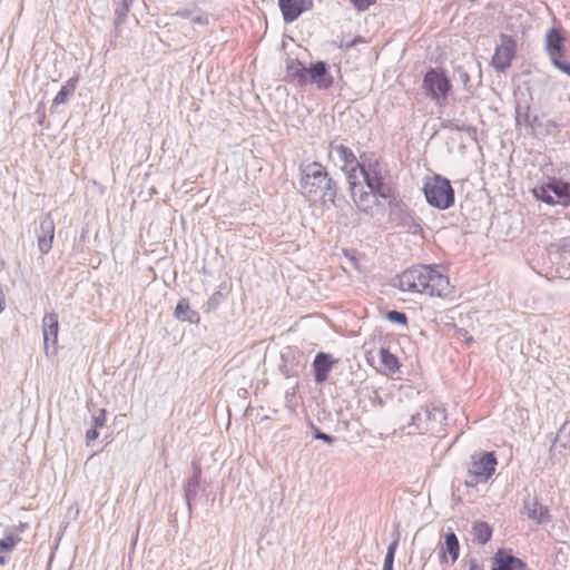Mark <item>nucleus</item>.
Masks as SVG:
<instances>
[{
	"label": "nucleus",
	"mask_w": 570,
	"mask_h": 570,
	"mask_svg": "<svg viewBox=\"0 0 570 570\" xmlns=\"http://www.w3.org/2000/svg\"><path fill=\"white\" fill-rule=\"evenodd\" d=\"M350 191L354 203L363 212L372 210L377 204V197L386 200L389 205L397 204L396 188L385 179L377 161L351 171Z\"/></svg>",
	"instance_id": "obj_1"
},
{
	"label": "nucleus",
	"mask_w": 570,
	"mask_h": 570,
	"mask_svg": "<svg viewBox=\"0 0 570 570\" xmlns=\"http://www.w3.org/2000/svg\"><path fill=\"white\" fill-rule=\"evenodd\" d=\"M397 287L403 292L441 299H446L454 293L449 276L429 265H419L402 272L397 277Z\"/></svg>",
	"instance_id": "obj_2"
},
{
	"label": "nucleus",
	"mask_w": 570,
	"mask_h": 570,
	"mask_svg": "<svg viewBox=\"0 0 570 570\" xmlns=\"http://www.w3.org/2000/svg\"><path fill=\"white\" fill-rule=\"evenodd\" d=\"M301 188L311 200L320 198L333 202L336 196L335 184L320 163L309 164L303 169Z\"/></svg>",
	"instance_id": "obj_3"
},
{
	"label": "nucleus",
	"mask_w": 570,
	"mask_h": 570,
	"mask_svg": "<svg viewBox=\"0 0 570 570\" xmlns=\"http://www.w3.org/2000/svg\"><path fill=\"white\" fill-rule=\"evenodd\" d=\"M422 189L432 207L444 210L454 205V189L450 180L439 174L425 177Z\"/></svg>",
	"instance_id": "obj_4"
},
{
	"label": "nucleus",
	"mask_w": 570,
	"mask_h": 570,
	"mask_svg": "<svg viewBox=\"0 0 570 570\" xmlns=\"http://www.w3.org/2000/svg\"><path fill=\"white\" fill-rule=\"evenodd\" d=\"M533 196L551 206H570V183L551 177L532 189Z\"/></svg>",
	"instance_id": "obj_5"
},
{
	"label": "nucleus",
	"mask_w": 570,
	"mask_h": 570,
	"mask_svg": "<svg viewBox=\"0 0 570 570\" xmlns=\"http://www.w3.org/2000/svg\"><path fill=\"white\" fill-rule=\"evenodd\" d=\"M562 28H551L544 37L546 50L552 65L570 77V61L566 60L568 48Z\"/></svg>",
	"instance_id": "obj_6"
},
{
	"label": "nucleus",
	"mask_w": 570,
	"mask_h": 570,
	"mask_svg": "<svg viewBox=\"0 0 570 570\" xmlns=\"http://www.w3.org/2000/svg\"><path fill=\"white\" fill-rule=\"evenodd\" d=\"M423 88L432 99L443 105L452 89V83L445 70L432 68L424 75Z\"/></svg>",
	"instance_id": "obj_7"
},
{
	"label": "nucleus",
	"mask_w": 570,
	"mask_h": 570,
	"mask_svg": "<svg viewBox=\"0 0 570 570\" xmlns=\"http://www.w3.org/2000/svg\"><path fill=\"white\" fill-rule=\"evenodd\" d=\"M517 55V40L510 35H500L499 43L494 48L491 59L492 67L500 72L505 71Z\"/></svg>",
	"instance_id": "obj_8"
},
{
	"label": "nucleus",
	"mask_w": 570,
	"mask_h": 570,
	"mask_svg": "<svg viewBox=\"0 0 570 570\" xmlns=\"http://www.w3.org/2000/svg\"><path fill=\"white\" fill-rule=\"evenodd\" d=\"M497 465L494 452H476L471 456L468 472L476 482H485L494 474Z\"/></svg>",
	"instance_id": "obj_9"
},
{
	"label": "nucleus",
	"mask_w": 570,
	"mask_h": 570,
	"mask_svg": "<svg viewBox=\"0 0 570 570\" xmlns=\"http://www.w3.org/2000/svg\"><path fill=\"white\" fill-rule=\"evenodd\" d=\"M285 22L295 21L303 12L312 9V0H278Z\"/></svg>",
	"instance_id": "obj_10"
},
{
	"label": "nucleus",
	"mask_w": 570,
	"mask_h": 570,
	"mask_svg": "<svg viewBox=\"0 0 570 570\" xmlns=\"http://www.w3.org/2000/svg\"><path fill=\"white\" fill-rule=\"evenodd\" d=\"M337 363L338 360L334 358L331 354L324 352L317 353L313 361L315 382L322 384L327 381L330 372Z\"/></svg>",
	"instance_id": "obj_11"
},
{
	"label": "nucleus",
	"mask_w": 570,
	"mask_h": 570,
	"mask_svg": "<svg viewBox=\"0 0 570 570\" xmlns=\"http://www.w3.org/2000/svg\"><path fill=\"white\" fill-rule=\"evenodd\" d=\"M58 331L59 322L56 313H48L42 318V332H43V344L46 351L49 350L50 345L52 351L57 350L58 345Z\"/></svg>",
	"instance_id": "obj_12"
},
{
	"label": "nucleus",
	"mask_w": 570,
	"mask_h": 570,
	"mask_svg": "<svg viewBox=\"0 0 570 570\" xmlns=\"http://www.w3.org/2000/svg\"><path fill=\"white\" fill-rule=\"evenodd\" d=\"M41 233L38 235L37 243L41 254H48L53 245L55 239V223L50 215H48L40 223Z\"/></svg>",
	"instance_id": "obj_13"
},
{
	"label": "nucleus",
	"mask_w": 570,
	"mask_h": 570,
	"mask_svg": "<svg viewBox=\"0 0 570 570\" xmlns=\"http://www.w3.org/2000/svg\"><path fill=\"white\" fill-rule=\"evenodd\" d=\"M307 79L315 83L318 89H327L333 83V78L328 75L323 61H318L307 69Z\"/></svg>",
	"instance_id": "obj_14"
},
{
	"label": "nucleus",
	"mask_w": 570,
	"mask_h": 570,
	"mask_svg": "<svg viewBox=\"0 0 570 570\" xmlns=\"http://www.w3.org/2000/svg\"><path fill=\"white\" fill-rule=\"evenodd\" d=\"M497 567L492 570H527V564L519 558H515L503 550L495 554Z\"/></svg>",
	"instance_id": "obj_15"
},
{
	"label": "nucleus",
	"mask_w": 570,
	"mask_h": 570,
	"mask_svg": "<svg viewBox=\"0 0 570 570\" xmlns=\"http://www.w3.org/2000/svg\"><path fill=\"white\" fill-rule=\"evenodd\" d=\"M380 357L379 371L385 375L392 376L400 370L397 357L389 350L381 347L377 352Z\"/></svg>",
	"instance_id": "obj_16"
},
{
	"label": "nucleus",
	"mask_w": 570,
	"mask_h": 570,
	"mask_svg": "<svg viewBox=\"0 0 570 570\" xmlns=\"http://www.w3.org/2000/svg\"><path fill=\"white\" fill-rule=\"evenodd\" d=\"M336 153L338 155V158L341 161H343V169L346 171L347 175V181L350 183V175L351 171L356 168H364V165H361L354 153L346 146L341 145L336 148Z\"/></svg>",
	"instance_id": "obj_17"
},
{
	"label": "nucleus",
	"mask_w": 570,
	"mask_h": 570,
	"mask_svg": "<svg viewBox=\"0 0 570 570\" xmlns=\"http://www.w3.org/2000/svg\"><path fill=\"white\" fill-rule=\"evenodd\" d=\"M459 552L460 544L456 535L453 532L446 533L444 540V548L441 553V560L448 562V553L451 562L454 563L459 558Z\"/></svg>",
	"instance_id": "obj_18"
},
{
	"label": "nucleus",
	"mask_w": 570,
	"mask_h": 570,
	"mask_svg": "<svg viewBox=\"0 0 570 570\" xmlns=\"http://www.w3.org/2000/svg\"><path fill=\"white\" fill-rule=\"evenodd\" d=\"M174 315L177 320L183 322L194 324L199 322V314L190 308L189 302L185 298L177 303Z\"/></svg>",
	"instance_id": "obj_19"
},
{
	"label": "nucleus",
	"mask_w": 570,
	"mask_h": 570,
	"mask_svg": "<svg viewBox=\"0 0 570 570\" xmlns=\"http://www.w3.org/2000/svg\"><path fill=\"white\" fill-rule=\"evenodd\" d=\"M21 542V537L12 532H8L4 538L0 540V566L7 562L6 553L11 552Z\"/></svg>",
	"instance_id": "obj_20"
},
{
	"label": "nucleus",
	"mask_w": 570,
	"mask_h": 570,
	"mask_svg": "<svg viewBox=\"0 0 570 570\" xmlns=\"http://www.w3.org/2000/svg\"><path fill=\"white\" fill-rule=\"evenodd\" d=\"M287 77L298 83H305L307 81V68L302 62L292 60L287 65Z\"/></svg>",
	"instance_id": "obj_21"
},
{
	"label": "nucleus",
	"mask_w": 570,
	"mask_h": 570,
	"mask_svg": "<svg viewBox=\"0 0 570 570\" xmlns=\"http://www.w3.org/2000/svg\"><path fill=\"white\" fill-rule=\"evenodd\" d=\"M78 83V77L70 78L58 91L53 98L55 105L65 104L69 97H71L76 90Z\"/></svg>",
	"instance_id": "obj_22"
},
{
	"label": "nucleus",
	"mask_w": 570,
	"mask_h": 570,
	"mask_svg": "<svg viewBox=\"0 0 570 570\" xmlns=\"http://www.w3.org/2000/svg\"><path fill=\"white\" fill-rule=\"evenodd\" d=\"M473 540L480 544L487 543L492 535V529L487 522H475L472 528Z\"/></svg>",
	"instance_id": "obj_23"
},
{
	"label": "nucleus",
	"mask_w": 570,
	"mask_h": 570,
	"mask_svg": "<svg viewBox=\"0 0 570 570\" xmlns=\"http://www.w3.org/2000/svg\"><path fill=\"white\" fill-rule=\"evenodd\" d=\"M528 517L535 520L538 523L547 522L550 518L549 510L547 507L539 502H533L528 509Z\"/></svg>",
	"instance_id": "obj_24"
},
{
	"label": "nucleus",
	"mask_w": 570,
	"mask_h": 570,
	"mask_svg": "<svg viewBox=\"0 0 570 570\" xmlns=\"http://www.w3.org/2000/svg\"><path fill=\"white\" fill-rule=\"evenodd\" d=\"M397 544H399V540L396 539L389 546L387 553H386L385 560H384L383 570H393V561H394V556H395Z\"/></svg>",
	"instance_id": "obj_25"
},
{
	"label": "nucleus",
	"mask_w": 570,
	"mask_h": 570,
	"mask_svg": "<svg viewBox=\"0 0 570 570\" xmlns=\"http://www.w3.org/2000/svg\"><path fill=\"white\" fill-rule=\"evenodd\" d=\"M387 320L391 322H395L399 324L405 325L407 323V317L404 313L397 312V311H391L387 313Z\"/></svg>",
	"instance_id": "obj_26"
},
{
	"label": "nucleus",
	"mask_w": 570,
	"mask_h": 570,
	"mask_svg": "<svg viewBox=\"0 0 570 570\" xmlns=\"http://www.w3.org/2000/svg\"><path fill=\"white\" fill-rule=\"evenodd\" d=\"M352 4L360 11H364L373 6L376 0H350Z\"/></svg>",
	"instance_id": "obj_27"
},
{
	"label": "nucleus",
	"mask_w": 570,
	"mask_h": 570,
	"mask_svg": "<svg viewBox=\"0 0 570 570\" xmlns=\"http://www.w3.org/2000/svg\"><path fill=\"white\" fill-rule=\"evenodd\" d=\"M98 431L97 429H91L89 430L87 433H86V439H87V442H91V441H95L97 438H98Z\"/></svg>",
	"instance_id": "obj_28"
},
{
	"label": "nucleus",
	"mask_w": 570,
	"mask_h": 570,
	"mask_svg": "<svg viewBox=\"0 0 570 570\" xmlns=\"http://www.w3.org/2000/svg\"><path fill=\"white\" fill-rule=\"evenodd\" d=\"M568 434L566 433V431L562 429L560 431V433L558 434V438H557V442L558 443H561L563 446L567 445V443L564 442V440L567 439Z\"/></svg>",
	"instance_id": "obj_29"
},
{
	"label": "nucleus",
	"mask_w": 570,
	"mask_h": 570,
	"mask_svg": "<svg viewBox=\"0 0 570 570\" xmlns=\"http://www.w3.org/2000/svg\"><path fill=\"white\" fill-rule=\"evenodd\" d=\"M469 570H484V569L475 560H471L469 563Z\"/></svg>",
	"instance_id": "obj_30"
},
{
	"label": "nucleus",
	"mask_w": 570,
	"mask_h": 570,
	"mask_svg": "<svg viewBox=\"0 0 570 570\" xmlns=\"http://www.w3.org/2000/svg\"><path fill=\"white\" fill-rule=\"evenodd\" d=\"M316 438L328 443L332 441V439L327 434L321 432L316 434Z\"/></svg>",
	"instance_id": "obj_31"
},
{
	"label": "nucleus",
	"mask_w": 570,
	"mask_h": 570,
	"mask_svg": "<svg viewBox=\"0 0 570 570\" xmlns=\"http://www.w3.org/2000/svg\"><path fill=\"white\" fill-rule=\"evenodd\" d=\"M104 422H105V415L102 414L101 417H97L96 419V429L99 428V426H102Z\"/></svg>",
	"instance_id": "obj_32"
},
{
	"label": "nucleus",
	"mask_w": 570,
	"mask_h": 570,
	"mask_svg": "<svg viewBox=\"0 0 570 570\" xmlns=\"http://www.w3.org/2000/svg\"><path fill=\"white\" fill-rule=\"evenodd\" d=\"M3 307H4V301H3V298L0 296V313L2 312Z\"/></svg>",
	"instance_id": "obj_33"
},
{
	"label": "nucleus",
	"mask_w": 570,
	"mask_h": 570,
	"mask_svg": "<svg viewBox=\"0 0 570 570\" xmlns=\"http://www.w3.org/2000/svg\"><path fill=\"white\" fill-rule=\"evenodd\" d=\"M371 354H372V352H368V353H367V356H366V360H367V362H368L370 364H372Z\"/></svg>",
	"instance_id": "obj_34"
},
{
	"label": "nucleus",
	"mask_w": 570,
	"mask_h": 570,
	"mask_svg": "<svg viewBox=\"0 0 570 570\" xmlns=\"http://www.w3.org/2000/svg\"><path fill=\"white\" fill-rule=\"evenodd\" d=\"M569 450H570V442H569Z\"/></svg>",
	"instance_id": "obj_35"
}]
</instances>
